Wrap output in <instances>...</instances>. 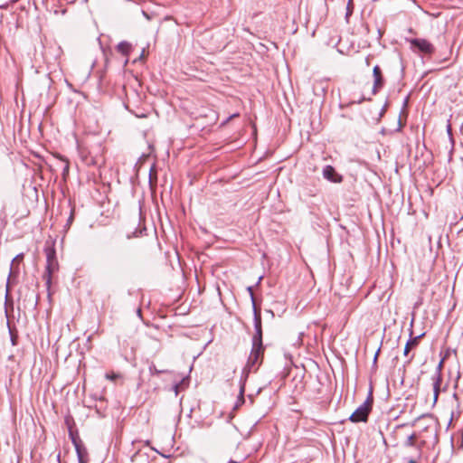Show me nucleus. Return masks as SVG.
<instances>
[{
  "label": "nucleus",
  "mask_w": 463,
  "mask_h": 463,
  "mask_svg": "<svg viewBox=\"0 0 463 463\" xmlns=\"http://www.w3.org/2000/svg\"><path fill=\"white\" fill-rule=\"evenodd\" d=\"M46 254V270L44 274V279L46 280V284L49 286L52 281V274L56 272L59 268L58 260L56 258V250L54 247L48 246L44 249Z\"/></svg>",
  "instance_id": "nucleus-1"
},
{
  "label": "nucleus",
  "mask_w": 463,
  "mask_h": 463,
  "mask_svg": "<svg viewBox=\"0 0 463 463\" xmlns=\"http://www.w3.org/2000/svg\"><path fill=\"white\" fill-rule=\"evenodd\" d=\"M372 397L369 396L349 417L352 422L367 421L369 412L372 409Z\"/></svg>",
  "instance_id": "nucleus-2"
},
{
  "label": "nucleus",
  "mask_w": 463,
  "mask_h": 463,
  "mask_svg": "<svg viewBox=\"0 0 463 463\" xmlns=\"http://www.w3.org/2000/svg\"><path fill=\"white\" fill-rule=\"evenodd\" d=\"M248 291L250 292V298L252 300V306H253V316H254L253 320H254L255 334H254L252 339H255L256 342H260V340H262L260 311L257 308V307L255 305L252 288L249 287Z\"/></svg>",
  "instance_id": "nucleus-3"
},
{
  "label": "nucleus",
  "mask_w": 463,
  "mask_h": 463,
  "mask_svg": "<svg viewBox=\"0 0 463 463\" xmlns=\"http://www.w3.org/2000/svg\"><path fill=\"white\" fill-rule=\"evenodd\" d=\"M263 352L264 347L262 340L256 342L255 339H252V348L248 359L247 367L251 368L259 364L260 360L262 358Z\"/></svg>",
  "instance_id": "nucleus-4"
},
{
  "label": "nucleus",
  "mask_w": 463,
  "mask_h": 463,
  "mask_svg": "<svg viewBox=\"0 0 463 463\" xmlns=\"http://www.w3.org/2000/svg\"><path fill=\"white\" fill-rule=\"evenodd\" d=\"M409 42L413 51L418 50L420 52L425 54H432L435 52L433 44L425 39L414 38L411 39Z\"/></svg>",
  "instance_id": "nucleus-5"
},
{
  "label": "nucleus",
  "mask_w": 463,
  "mask_h": 463,
  "mask_svg": "<svg viewBox=\"0 0 463 463\" xmlns=\"http://www.w3.org/2000/svg\"><path fill=\"white\" fill-rule=\"evenodd\" d=\"M373 93L376 94L378 90L383 86V78L382 75L381 69L378 65H375L373 70Z\"/></svg>",
  "instance_id": "nucleus-6"
},
{
  "label": "nucleus",
  "mask_w": 463,
  "mask_h": 463,
  "mask_svg": "<svg viewBox=\"0 0 463 463\" xmlns=\"http://www.w3.org/2000/svg\"><path fill=\"white\" fill-rule=\"evenodd\" d=\"M424 335V334H421L417 336H412V331H411V338L408 340V342L405 345L403 354L405 356H407L410 353V350L412 348H415L419 345L420 339Z\"/></svg>",
  "instance_id": "nucleus-7"
},
{
  "label": "nucleus",
  "mask_w": 463,
  "mask_h": 463,
  "mask_svg": "<svg viewBox=\"0 0 463 463\" xmlns=\"http://www.w3.org/2000/svg\"><path fill=\"white\" fill-rule=\"evenodd\" d=\"M335 175V171L331 165H326L323 169V176L329 181L336 182V180L334 179Z\"/></svg>",
  "instance_id": "nucleus-8"
},
{
  "label": "nucleus",
  "mask_w": 463,
  "mask_h": 463,
  "mask_svg": "<svg viewBox=\"0 0 463 463\" xmlns=\"http://www.w3.org/2000/svg\"><path fill=\"white\" fill-rule=\"evenodd\" d=\"M72 441L75 446L78 458H87L88 452L86 449L82 447L79 442H77L74 439H72Z\"/></svg>",
  "instance_id": "nucleus-9"
},
{
  "label": "nucleus",
  "mask_w": 463,
  "mask_h": 463,
  "mask_svg": "<svg viewBox=\"0 0 463 463\" xmlns=\"http://www.w3.org/2000/svg\"><path fill=\"white\" fill-rule=\"evenodd\" d=\"M441 383V375L439 373L434 377L433 390H434V402H437Z\"/></svg>",
  "instance_id": "nucleus-10"
},
{
  "label": "nucleus",
  "mask_w": 463,
  "mask_h": 463,
  "mask_svg": "<svg viewBox=\"0 0 463 463\" xmlns=\"http://www.w3.org/2000/svg\"><path fill=\"white\" fill-rule=\"evenodd\" d=\"M117 50L119 52H121L123 55H128V53L131 50V45L129 43L123 41L118 44Z\"/></svg>",
  "instance_id": "nucleus-11"
},
{
  "label": "nucleus",
  "mask_w": 463,
  "mask_h": 463,
  "mask_svg": "<svg viewBox=\"0 0 463 463\" xmlns=\"http://www.w3.org/2000/svg\"><path fill=\"white\" fill-rule=\"evenodd\" d=\"M61 165H61V167H62V175H63V177L65 178V176H66V175H68V173H69V167H70V165H69V161H68V160H66V159H62V160H61Z\"/></svg>",
  "instance_id": "nucleus-12"
},
{
  "label": "nucleus",
  "mask_w": 463,
  "mask_h": 463,
  "mask_svg": "<svg viewBox=\"0 0 463 463\" xmlns=\"http://www.w3.org/2000/svg\"><path fill=\"white\" fill-rule=\"evenodd\" d=\"M9 283H10V280L8 279L7 283H6V293H5V309H7L8 305L13 306V302L9 297Z\"/></svg>",
  "instance_id": "nucleus-13"
},
{
  "label": "nucleus",
  "mask_w": 463,
  "mask_h": 463,
  "mask_svg": "<svg viewBox=\"0 0 463 463\" xmlns=\"http://www.w3.org/2000/svg\"><path fill=\"white\" fill-rule=\"evenodd\" d=\"M415 439H416V434L415 433H412L411 435H410L406 441H405V446H408V447H412L414 446V443H415Z\"/></svg>",
  "instance_id": "nucleus-14"
},
{
  "label": "nucleus",
  "mask_w": 463,
  "mask_h": 463,
  "mask_svg": "<svg viewBox=\"0 0 463 463\" xmlns=\"http://www.w3.org/2000/svg\"><path fill=\"white\" fill-rule=\"evenodd\" d=\"M353 9H354L353 0H348L347 6H346V14H345L346 18L352 14Z\"/></svg>",
  "instance_id": "nucleus-15"
},
{
  "label": "nucleus",
  "mask_w": 463,
  "mask_h": 463,
  "mask_svg": "<svg viewBox=\"0 0 463 463\" xmlns=\"http://www.w3.org/2000/svg\"><path fill=\"white\" fill-rule=\"evenodd\" d=\"M105 377L108 380L116 381L117 379H118L120 377V375L118 373H106Z\"/></svg>",
  "instance_id": "nucleus-16"
},
{
  "label": "nucleus",
  "mask_w": 463,
  "mask_h": 463,
  "mask_svg": "<svg viewBox=\"0 0 463 463\" xmlns=\"http://www.w3.org/2000/svg\"><path fill=\"white\" fill-rule=\"evenodd\" d=\"M244 391H245V383L243 381L241 382V386H240V401H241V402H244V399H243V393H244Z\"/></svg>",
  "instance_id": "nucleus-17"
},
{
  "label": "nucleus",
  "mask_w": 463,
  "mask_h": 463,
  "mask_svg": "<svg viewBox=\"0 0 463 463\" xmlns=\"http://www.w3.org/2000/svg\"><path fill=\"white\" fill-rule=\"evenodd\" d=\"M442 364H443V360H441L437 367V373L435 374V376H437L439 373L440 374V371H441V367H442Z\"/></svg>",
  "instance_id": "nucleus-18"
},
{
  "label": "nucleus",
  "mask_w": 463,
  "mask_h": 463,
  "mask_svg": "<svg viewBox=\"0 0 463 463\" xmlns=\"http://www.w3.org/2000/svg\"><path fill=\"white\" fill-rule=\"evenodd\" d=\"M79 463H87V458H78Z\"/></svg>",
  "instance_id": "nucleus-19"
},
{
  "label": "nucleus",
  "mask_w": 463,
  "mask_h": 463,
  "mask_svg": "<svg viewBox=\"0 0 463 463\" xmlns=\"http://www.w3.org/2000/svg\"><path fill=\"white\" fill-rule=\"evenodd\" d=\"M379 352H380V349L377 350V352H376V354L374 355V359H373L374 362L377 360V356H378Z\"/></svg>",
  "instance_id": "nucleus-20"
},
{
  "label": "nucleus",
  "mask_w": 463,
  "mask_h": 463,
  "mask_svg": "<svg viewBox=\"0 0 463 463\" xmlns=\"http://www.w3.org/2000/svg\"><path fill=\"white\" fill-rule=\"evenodd\" d=\"M246 371H247V368H244L243 369V373H245V377L248 376V373H246Z\"/></svg>",
  "instance_id": "nucleus-21"
},
{
  "label": "nucleus",
  "mask_w": 463,
  "mask_h": 463,
  "mask_svg": "<svg viewBox=\"0 0 463 463\" xmlns=\"http://www.w3.org/2000/svg\"><path fill=\"white\" fill-rule=\"evenodd\" d=\"M246 371H247V368H244L243 369V373H245V377L248 376V373H246Z\"/></svg>",
  "instance_id": "nucleus-22"
},
{
  "label": "nucleus",
  "mask_w": 463,
  "mask_h": 463,
  "mask_svg": "<svg viewBox=\"0 0 463 463\" xmlns=\"http://www.w3.org/2000/svg\"><path fill=\"white\" fill-rule=\"evenodd\" d=\"M246 371H247V368H244L243 369V373H245V377L248 376V373H246Z\"/></svg>",
  "instance_id": "nucleus-23"
},
{
  "label": "nucleus",
  "mask_w": 463,
  "mask_h": 463,
  "mask_svg": "<svg viewBox=\"0 0 463 463\" xmlns=\"http://www.w3.org/2000/svg\"><path fill=\"white\" fill-rule=\"evenodd\" d=\"M246 371H247V368H244L243 369V373H245V377L248 376V373H246Z\"/></svg>",
  "instance_id": "nucleus-24"
},
{
  "label": "nucleus",
  "mask_w": 463,
  "mask_h": 463,
  "mask_svg": "<svg viewBox=\"0 0 463 463\" xmlns=\"http://www.w3.org/2000/svg\"><path fill=\"white\" fill-rule=\"evenodd\" d=\"M409 463H416V461L414 459H410Z\"/></svg>",
  "instance_id": "nucleus-25"
},
{
  "label": "nucleus",
  "mask_w": 463,
  "mask_h": 463,
  "mask_svg": "<svg viewBox=\"0 0 463 463\" xmlns=\"http://www.w3.org/2000/svg\"><path fill=\"white\" fill-rule=\"evenodd\" d=\"M137 315H139V316L141 315V310L140 309L137 310Z\"/></svg>",
  "instance_id": "nucleus-26"
},
{
  "label": "nucleus",
  "mask_w": 463,
  "mask_h": 463,
  "mask_svg": "<svg viewBox=\"0 0 463 463\" xmlns=\"http://www.w3.org/2000/svg\"><path fill=\"white\" fill-rule=\"evenodd\" d=\"M414 355L412 354L410 359H409V362H411L412 359H413Z\"/></svg>",
  "instance_id": "nucleus-27"
},
{
  "label": "nucleus",
  "mask_w": 463,
  "mask_h": 463,
  "mask_svg": "<svg viewBox=\"0 0 463 463\" xmlns=\"http://www.w3.org/2000/svg\"><path fill=\"white\" fill-rule=\"evenodd\" d=\"M175 393H177L178 385H175Z\"/></svg>",
  "instance_id": "nucleus-28"
},
{
  "label": "nucleus",
  "mask_w": 463,
  "mask_h": 463,
  "mask_svg": "<svg viewBox=\"0 0 463 463\" xmlns=\"http://www.w3.org/2000/svg\"><path fill=\"white\" fill-rule=\"evenodd\" d=\"M228 463H238V462L234 461V460H230Z\"/></svg>",
  "instance_id": "nucleus-29"
},
{
  "label": "nucleus",
  "mask_w": 463,
  "mask_h": 463,
  "mask_svg": "<svg viewBox=\"0 0 463 463\" xmlns=\"http://www.w3.org/2000/svg\"><path fill=\"white\" fill-rule=\"evenodd\" d=\"M461 447L463 448V439H462V441H461Z\"/></svg>",
  "instance_id": "nucleus-30"
}]
</instances>
